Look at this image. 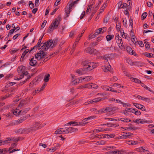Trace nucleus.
Returning a JSON list of instances; mask_svg holds the SVG:
<instances>
[{
    "instance_id": "nucleus-1",
    "label": "nucleus",
    "mask_w": 154,
    "mask_h": 154,
    "mask_svg": "<svg viewBox=\"0 0 154 154\" xmlns=\"http://www.w3.org/2000/svg\"><path fill=\"white\" fill-rule=\"evenodd\" d=\"M82 64L84 66L83 68L77 69L76 71V73L79 75L84 74V71L86 72L90 71L97 66L96 63H94V62H90L87 61H83Z\"/></svg>"
},
{
    "instance_id": "nucleus-2",
    "label": "nucleus",
    "mask_w": 154,
    "mask_h": 154,
    "mask_svg": "<svg viewBox=\"0 0 154 154\" xmlns=\"http://www.w3.org/2000/svg\"><path fill=\"white\" fill-rule=\"evenodd\" d=\"M61 20V18L59 16L57 18L54 19L48 28V32L50 33L52 32L54 29H57Z\"/></svg>"
},
{
    "instance_id": "nucleus-3",
    "label": "nucleus",
    "mask_w": 154,
    "mask_h": 154,
    "mask_svg": "<svg viewBox=\"0 0 154 154\" xmlns=\"http://www.w3.org/2000/svg\"><path fill=\"white\" fill-rule=\"evenodd\" d=\"M87 119H85V118L81 122H70L65 125H71V124H72L73 125V126H75V125H82L84 126L85 124H86L88 123V122H87Z\"/></svg>"
},
{
    "instance_id": "nucleus-4",
    "label": "nucleus",
    "mask_w": 154,
    "mask_h": 154,
    "mask_svg": "<svg viewBox=\"0 0 154 154\" xmlns=\"http://www.w3.org/2000/svg\"><path fill=\"white\" fill-rule=\"evenodd\" d=\"M134 122L138 124L139 123L143 124L146 123H152V121H148L144 119H137L136 120H134Z\"/></svg>"
},
{
    "instance_id": "nucleus-5",
    "label": "nucleus",
    "mask_w": 154,
    "mask_h": 154,
    "mask_svg": "<svg viewBox=\"0 0 154 154\" xmlns=\"http://www.w3.org/2000/svg\"><path fill=\"white\" fill-rule=\"evenodd\" d=\"M112 110V109L111 108L109 107H107L99 110L98 111V113H100L102 114L103 113H106L111 111Z\"/></svg>"
},
{
    "instance_id": "nucleus-6",
    "label": "nucleus",
    "mask_w": 154,
    "mask_h": 154,
    "mask_svg": "<svg viewBox=\"0 0 154 154\" xmlns=\"http://www.w3.org/2000/svg\"><path fill=\"white\" fill-rule=\"evenodd\" d=\"M40 123L38 122H37L33 125V127L31 128L32 131H35L40 129Z\"/></svg>"
},
{
    "instance_id": "nucleus-7",
    "label": "nucleus",
    "mask_w": 154,
    "mask_h": 154,
    "mask_svg": "<svg viewBox=\"0 0 154 154\" xmlns=\"http://www.w3.org/2000/svg\"><path fill=\"white\" fill-rule=\"evenodd\" d=\"M52 42H53V40L51 39L44 43V44L46 45L45 49H48L50 47L51 48H53V47L52 45Z\"/></svg>"
},
{
    "instance_id": "nucleus-8",
    "label": "nucleus",
    "mask_w": 154,
    "mask_h": 154,
    "mask_svg": "<svg viewBox=\"0 0 154 154\" xmlns=\"http://www.w3.org/2000/svg\"><path fill=\"white\" fill-rule=\"evenodd\" d=\"M103 69V70L106 72L109 71L110 72L112 73L113 72L112 70L111 69V66L110 65L108 66H105L102 68Z\"/></svg>"
},
{
    "instance_id": "nucleus-9",
    "label": "nucleus",
    "mask_w": 154,
    "mask_h": 154,
    "mask_svg": "<svg viewBox=\"0 0 154 154\" xmlns=\"http://www.w3.org/2000/svg\"><path fill=\"white\" fill-rule=\"evenodd\" d=\"M29 60V64L31 66H36L37 62L35 60H34L33 57L30 59Z\"/></svg>"
},
{
    "instance_id": "nucleus-10",
    "label": "nucleus",
    "mask_w": 154,
    "mask_h": 154,
    "mask_svg": "<svg viewBox=\"0 0 154 154\" xmlns=\"http://www.w3.org/2000/svg\"><path fill=\"white\" fill-rule=\"evenodd\" d=\"M30 52V50L29 49L26 50L24 51L22 53L21 57L20 58V61H23V58L29 52Z\"/></svg>"
},
{
    "instance_id": "nucleus-11",
    "label": "nucleus",
    "mask_w": 154,
    "mask_h": 154,
    "mask_svg": "<svg viewBox=\"0 0 154 154\" xmlns=\"http://www.w3.org/2000/svg\"><path fill=\"white\" fill-rule=\"evenodd\" d=\"M117 43L119 44H121L122 42V39L121 37H120L119 35H118L116 36L115 38Z\"/></svg>"
},
{
    "instance_id": "nucleus-12",
    "label": "nucleus",
    "mask_w": 154,
    "mask_h": 154,
    "mask_svg": "<svg viewBox=\"0 0 154 154\" xmlns=\"http://www.w3.org/2000/svg\"><path fill=\"white\" fill-rule=\"evenodd\" d=\"M98 9V8H97V7H96L95 8H94V12H93L91 15H90L88 21H89L91 19H92V17L94 16L95 14L96 13V12L97 11V9Z\"/></svg>"
},
{
    "instance_id": "nucleus-13",
    "label": "nucleus",
    "mask_w": 154,
    "mask_h": 154,
    "mask_svg": "<svg viewBox=\"0 0 154 154\" xmlns=\"http://www.w3.org/2000/svg\"><path fill=\"white\" fill-rule=\"evenodd\" d=\"M42 50H40L38 53L35 54V58L37 59L38 60V58L39 57L41 56V55H42V54L44 53L43 51Z\"/></svg>"
},
{
    "instance_id": "nucleus-14",
    "label": "nucleus",
    "mask_w": 154,
    "mask_h": 154,
    "mask_svg": "<svg viewBox=\"0 0 154 154\" xmlns=\"http://www.w3.org/2000/svg\"><path fill=\"white\" fill-rule=\"evenodd\" d=\"M69 133H71L72 132H75L78 131V129L77 128H73L72 127H69L68 128Z\"/></svg>"
},
{
    "instance_id": "nucleus-15",
    "label": "nucleus",
    "mask_w": 154,
    "mask_h": 154,
    "mask_svg": "<svg viewBox=\"0 0 154 154\" xmlns=\"http://www.w3.org/2000/svg\"><path fill=\"white\" fill-rule=\"evenodd\" d=\"M127 143L129 145H135L137 143V141H134L133 140H127L126 141Z\"/></svg>"
},
{
    "instance_id": "nucleus-16",
    "label": "nucleus",
    "mask_w": 154,
    "mask_h": 154,
    "mask_svg": "<svg viewBox=\"0 0 154 154\" xmlns=\"http://www.w3.org/2000/svg\"><path fill=\"white\" fill-rule=\"evenodd\" d=\"M92 77L91 76H88L84 77H81V78L83 80L85 79L86 82H88L92 79Z\"/></svg>"
},
{
    "instance_id": "nucleus-17",
    "label": "nucleus",
    "mask_w": 154,
    "mask_h": 154,
    "mask_svg": "<svg viewBox=\"0 0 154 154\" xmlns=\"http://www.w3.org/2000/svg\"><path fill=\"white\" fill-rule=\"evenodd\" d=\"M109 88V89H108V91H110L112 92H114L116 93H120L121 92V91L118 90H115L112 87H108Z\"/></svg>"
},
{
    "instance_id": "nucleus-18",
    "label": "nucleus",
    "mask_w": 154,
    "mask_h": 154,
    "mask_svg": "<svg viewBox=\"0 0 154 154\" xmlns=\"http://www.w3.org/2000/svg\"><path fill=\"white\" fill-rule=\"evenodd\" d=\"M143 55L148 57H154V56L153 54H150L147 52H145V53H143Z\"/></svg>"
},
{
    "instance_id": "nucleus-19",
    "label": "nucleus",
    "mask_w": 154,
    "mask_h": 154,
    "mask_svg": "<svg viewBox=\"0 0 154 154\" xmlns=\"http://www.w3.org/2000/svg\"><path fill=\"white\" fill-rule=\"evenodd\" d=\"M50 76V75L49 74H47L45 75L44 79V81L45 82V83L48 82L49 79V77Z\"/></svg>"
},
{
    "instance_id": "nucleus-20",
    "label": "nucleus",
    "mask_w": 154,
    "mask_h": 154,
    "mask_svg": "<svg viewBox=\"0 0 154 154\" xmlns=\"http://www.w3.org/2000/svg\"><path fill=\"white\" fill-rule=\"evenodd\" d=\"M114 35H108L106 37V38L107 41H110L111 39L113 38Z\"/></svg>"
},
{
    "instance_id": "nucleus-21",
    "label": "nucleus",
    "mask_w": 154,
    "mask_h": 154,
    "mask_svg": "<svg viewBox=\"0 0 154 154\" xmlns=\"http://www.w3.org/2000/svg\"><path fill=\"white\" fill-rule=\"evenodd\" d=\"M92 49H93L92 48H91L88 47L85 49V51L90 54H91L92 53L91 52L93 50Z\"/></svg>"
},
{
    "instance_id": "nucleus-22",
    "label": "nucleus",
    "mask_w": 154,
    "mask_h": 154,
    "mask_svg": "<svg viewBox=\"0 0 154 154\" xmlns=\"http://www.w3.org/2000/svg\"><path fill=\"white\" fill-rule=\"evenodd\" d=\"M103 30V28H100L97 29L94 33L96 36L98 35L99 34L102 33V30Z\"/></svg>"
},
{
    "instance_id": "nucleus-23",
    "label": "nucleus",
    "mask_w": 154,
    "mask_h": 154,
    "mask_svg": "<svg viewBox=\"0 0 154 154\" xmlns=\"http://www.w3.org/2000/svg\"><path fill=\"white\" fill-rule=\"evenodd\" d=\"M26 101L25 100H22L20 101V104H19L18 107L19 108H20L26 105Z\"/></svg>"
},
{
    "instance_id": "nucleus-24",
    "label": "nucleus",
    "mask_w": 154,
    "mask_h": 154,
    "mask_svg": "<svg viewBox=\"0 0 154 154\" xmlns=\"http://www.w3.org/2000/svg\"><path fill=\"white\" fill-rule=\"evenodd\" d=\"M130 79L132 81H133L136 83H141L140 80L137 79L132 77Z\"/></svg>"
},
{
    "instance_id": "nucleus-25",
    "label": "nucleus",
    "mask_w": 154,
    "mask_h": 154,
    "mask_svg": "<svg viewBox=\"0 0 154 154\" xmlns=\"http://www.w3.org/2000/svg\"><path fill=\"white\" fill-rule=\"evenodd\" d=\"M111 55L109 54H106L105 55L103 56L102 57L103 59L108 60V59H111Z\"/></svg>"
},
{
    "instance_id": "nucleus-26",
    "label": "nucleus",
    "mask_w": 154,
    "mask_h": 154,
    "mask_svg": "<svg viewBox=\"0 0 154 154\" xmlns=\"http://www.w3.org/2000/svg\"><path fill=\"white\" fill-rule=\"evenodd\" d=\"M102 98H97L92 100L91 101V103H96L102 100Z\"/></svg>"
},
{
    "instance_id": "nucleus-27",
    "label": "nucleus",
    "mask_w": 154,
    "mask_h": 154,
    "mask_svg": "<svg viewBox=\"0 0 154 154\" xmlns=\"http://www.w3.org/2000/svg\"><path fill=\"white\" fill-rule=\"evenodd\" d=\"M127 63L131 66L134 65V63L133 62L131 59L128 58L126 59Z\"/></svg>"
},
{
    "instance_id": "nucleus-28",
    "label": "nucleus",
    "mask_w": 154,
    "mask_h": 154,
    "mask_svg": "<svg viewBox=\"0 0 154 154\" xmlns=\"http://www.w3.org/2000/svg\"><path fill=\"white\" fill-rule=\"evenodd\" d=\"M61 132L64 134L69 133L68 128H61Z\"/></svg>"
},
{
    "instance_id": "nucleus-29",
    "label": "nucleus",
    "mask_w": 154,
    "mask_h": 154,
    "mask_svg": "<svg viewBox=\"0 0 154 154\" xmlns=\"http://www.w3.org/2000/svg\"><path fill=\"white\" fill-rule=\"evenodd\" d=\"M72 11H70L69 9H68L67 6H66L65 8V13L66 14V17H68L69 16V13Z\"/></svg>"
},
{
    "instance_id": "nucleus-30",
    "label": "nucleus",
    "mask_w": 154,
    "mask_h": 154,
    "mask_svg": "<svg viewBox=\"0 0 154 154\" xmlns=\"http://www.w3.org/2000/svg\"><path fill=\"white\" fill-rule=\"evenodd\" d=\"M76 33L75 31H71L69 34V36L70 38H73L74 36L75 35Z\"/></svg>"
},
{
    "instance_id": "nucleus-31",
    "label": "nucleus",
    "mask_w": 154,
    "mask_h": 154,
    "mask_svg": "<svg viewBox=\"0 0 154 154\" xmlns=\"http://www.w3.org/2000/svg\"><path fill=\"white\" fill-rule=\"evenodd\" d=\"M133 104L134 106L139 109H140V107L142 106L143 107V105L139 103H133Z\"/></svg>"
},
{
    "instance_id": "nucleus-32",
    "label": "nucleus",
    "mask_w": 154,
    "mask_h": 154,
    "mask_svg": "<svg viewBox=\"0 0 154 154\" xmlns=\"http://www.w3.org/2000/svg\"><path fill=\"white\" fill-rule=\"evenodd\" d=\"M77 43L76 42H75L74 43L72 47V48L71 52H74V50H75V48L76 47V45H77Z\"/></svg>"
},
{
    "instance_id": "nucleus-33",
    "label": "nucleus",
    "mask_w": 154,
    "mask_h": 154,
    "mask_svg": "<svg viewBox=\"0 0 154 154\" xmlns=\"http://www.w3.org/2000/svg\"><path fill=\"white\" fill-rule=\"evenodd\" d=\"M67 6L68 9H69L70 11H72V8L74 7L75 6V4H74L72 2L69 4V6H68V5Z\"/></svg>"
},
{
    "instance_id": "nucleus-34",
    "label": "nucleus",
    "mask_w": 154,
    "mask_h": 154,
    "mask_svg": "<svg viewBox=\"0 0 154 154\" xmlns=\"http://www.w3.org/2000/svg\"><path fill=\"white\" fill-rule=\"evenodd\" d=\"M92 50H93L91 52L92 53V54L96 55H98V54H99V52H98L96 49L93 48L92 49Z\"/></svg>"
},
{
    "instance_id": "nucleus-35",
    "label": "nucleus",
    "mask_w": 154,
    "mask_h": 154,
    "mask_svg": "<svg viewBox=\"0 0 154 154\" xmlns=\"http://www.w3.org/2000/svg\"><path fill=\"white\" fill-rule=\"evenodd\" d=\"M122 8L125 9L124 5L122 3V2L121 1H120L119 2L118 8L120 9Z\"/></svg>"
},
{
    "instance_id": "nucleus-36",
    "label": "nucleus",
    "mask_w": 154,
    "mask_h": 154,
    "mask_svg": "<svg viewBox=\"0 0 154 154\" xmlns=\"http://www.w3.org/2000/svg\"><path fill=\"white\" fill-rule=\"evenodd\" d=\"M80 80V79H76L75 80H74L72 81V83L74 85H77L78 83L79 82V81Z\"/></svg>"
},
{
    "instance_id": "nucleus-37",
    "label": "nucleus",
    "mask_w": 154,
    "mask_h": 154,
    "mask_svg": "<svg viewBox=\"0 0 154 154\" xmlns=\"http://www.w3.org/2000/svg\"><path fill=\"white\" fill-rule=\"evenodd\" d=\"M121 121L124 122H129L131 121V120L130 119H128V118H122Z\"/></svg>"
},
{
    "instance_id": "nucleus-38",
    "label": "nucleus",
    "mask_w": 154,
    "mask_h": 154,
    "mask_svg": "<svg viewBox=\"0 0 154 154\" xmlns=\"http://www.w3.org/2000/svg\"><path fill=\"white\" fill-rule=\"evenodd\" d=\"M24 66H19L17 69V71L19 73L22 72H23V70Z\"/></svg>"
},
{
    "instance_id": "nucleus-39",
    "label": "nucleus",
    "mask_w": 154,
    "mask_h": 154,
    "mask_svg": "<svg viewBox=\"0 0 154 154\" xmlns=\"http://www.w3.org/2000/svg\"><path fill=\"white\" fill-rule=\"evenodd\" d=\"M147 14L146 12H144L141 15V18L142 20H144L145 19L147 16Z\"/></svg>"
},
{
    "instance_id": "nucleus-40",
    "label": "nucleus",
    "mask_w": 154,
    "mask_h": 154,
    "mask_svg": "<svg viewBox=\"0 0 154 154\" xmlns=\"http://www.w3.org/2000/svg\"><path fill=\"white\" fill-rule=\"evenodd\" d=\"M32 131L31 128L28 129L25 128L24 134H28Z\"/></svg>"
},
{
    "instance_id": "nucleus-41",
    "label": "nucleus",
    "mask_w": 154,
    "mask_h": 154,
    "mask_svg": "<svg viewBox=\"0 0 154 154\" xmlns=\"http://www.w3.org/2000/svg\"><path fill=\"white\" fill-rule=\"evenodd\" d=\"M29 5L30 8L31 9H32L34 8V4L32 3V1H30L29 2Z\"/></svg>"
},
{
    "instance_id": "nucleus-42",
    "label": "nucleus",
    "mask_w": 154,
    "mask_h": 154,
    "mask_svg": "<svg viewBox=\"0 0 154 154\" xmlns=\"http://www.w3.org/2000/svg\"><path fill=\"white\" fill-rule=\"evenodd\" d=\"M59 52V51L58 50H57L55 52H54V53L52 54H50V56L47 57L49 59H50L51 58V57L52 56H53L54 55H56V54L58 53Z\"/></svg>"
},
{
    "instance_id": "nucleus-43",
    "label": "nucleus",
    "mask_w": 154,
    "mask_h": 154,
    "mask_svg": "<svg viewBox=\"0 0 154 154\" xmlns=\"http://www.w3.org/2000/svg\"><path fill=\"white\" fill-rule=\"evenodd\" d=\"M91 83H89L84 85L85 88H91L92 86H91Z\"/></svg>"
},
{
    "instance_id": "nucleus-44",
    "label": "nucleus",
    "mask_w": 154,
    "mask_h": 154,
    "mask_svg": "<svg viewBox=\"0 0 154 154\" xmlns=\"http://www.w3.org/2000/svg\"><path fill=\"white\" fill-rule=\"evenodd\" d=\"M97 44H98V42H92L90 44V46L91 47H94L97 45Z\"/></svg>"
},
{
    "instance_id": "nucleus-45",
    "label": "nucleus",
    "mask_w": 154,
    "mask_h": 154,
    "mask_svg": "<svg viewBox=\"0 0 154 154\" xmlns=\"http://www.w3.org/2000/svg\"><path fill=\"white\" fill-rule=\"evenodd\" d=\"M91 83V86H92V87L91 88H93L95 89H96L97 88L98 86L96 84H93L92 83Z\"/></svg>"
},
{
    "instance_id": "nucleus-46",
    "label": "nucleus",
    "mask_w": 154,
    "mask_h": 154,
    "mask_svg": "<svg viewBox=\"0 0 154 154\" xmlns=\"http://www.w3.org/2000/svg\"><path fill=\"white\" fill-rule=\"evenodd\" d=\"M38 47L37 46V45H35L30 50V52H31L32 50L35 51L37 49H38Z\"/></svg>"
},
{
    "instance_id": "nucleus-47",
    "label": "nucleus",
    "mask_w": 154,
    "mask_h": 154,
    "mask_svg": "<svg viewBox=\"0 0 154 154\" xmlns=\"http://www.w3.org/2000/svg\"><path fill=\"white\" fill-rule=\"evenodd\" d=\"M15 30V29H11L8 33V36H9L11 35V34H12L14 32Z\"/></svg>"
},
{
    "instance_id": "nucleus-48",
    "label": "nucleus",
    "mask_w": 154,
    "mask_h": 154,
    "mask_svg": "<svg viewBox=\"0 0 154 154\" xmlns=\"http://www.w3.org/2000/svg\"><path fill=\"white\" fill-rule=\"evenodd\" d=\"M144 43L145 45V47L146 48H150V45L148 42H145Z\"/></svg>"
},
{
    "instance_id": "nucleus-49",
    "label": "nucleus",
    "mask_w": 154,
    "mask_h": 154,
    "mask_svg": "<svg viewBox=\"0 0 154 154\" xmlns=\"http://www.w3.org/2000/svg\"><path fill=\"white\" fill-rule=\"evenodd\" d=\"M57 40H53V42H52V45L53 46V48L57 44Z\"/></svg>"
},
{
    "instance_id": "nucleus-50",
    "label": "nucleus",
    "mask_w": 154,
    "mask_h": 154,
    "mask_svg": "<svg viewBox=\"0 0 154 154\" xmlns=\"http://www.w3.org/2000/svg\"><path fill=\"white\" fill-rule=\"evenodd\" d=\"M47 85V83H44V84L40 88V91H42L45 88V87Z\"/></svg>"
},
{
    "instance_id": "nucleus-51",
    "label": "nucleus",
    "mask_w": 154,
    "mask_h": 154,
    "mask_svg": "<svg viewBox=\"0 0 154 154\" xmlns=\"http://www.w3.org/2000/svg\"><path fill=\"white\" fill-rule=\"evenodd\" d=\"M62 133V132H61V128H60L56 130L55 132V134H61Z\"/></svg>"
},
{
    "instance_id": "nucleus-52",
    "label": "nucleus",
    "mask_w": 154,
    "mask_h": 154,
    "mask_svg": "<svg viewBox=\"0 0 154 154\" xmlns=\"http://www.w3.org/2000/svg\"><path fill=\"white\" fill-rule=\"evenodd\" d=\"M23 130L22 128H20L15 131L16 133H19L20 134H23Z\"/></svg>"
},
{
    "instance_id": "nucleus-53",
    "label": "nucleus",
    "mask_w": 154,
    "mask_h": 154,
    "mask_svg": "<svg viewBox=\"0 0 154 154\" xmlns=\"http://www.w3.org/2000/svg\"><path fill=\"white\" fill-rule=\"evenodd\" d=\"M115 136V134H107V137L108 138H112L113 137H114Z\"/></svg>"
},
{
    "instance_id": "nucleus-54",
    "label": "nucleus",
    "mask_w": 154,
    "mask_h": 154,
    "mask_svg": "<svg viewBox=\"0 0 154 154\" xmlns=\"http://www.w3.org/2000/svg\"><path fill=\"white\" fill-rule=\"evenodd\" d=\"M46 54H45V52H44L43 54L41 55V56H40V57L39 58L38 60H40L44 58L46 56Z\"/></svg>"
},
{
    "instance_id": "nucleus-55",
    "label": "nucleus",
    "mask_w": 154,
    "mask_h": 154,
    "mask_svg": "<svg viewBox=\"0 0 154 154\" xmlns=\"http://www.w3.org/2000/svg\"><path fill=\"white\" fill-rule=\"evenodd\" d=\"M45 47L46 45L44 44V43L43 44V45L41 47L42 49L41 50H43L42 51H43V52H44L45 51L48 50V49H45Z\"/></svg>"
},
{
    "instance_id": "nucleus-56",
    "label": "nucleus",
    "mask_w": 154,
    "mask_h": 154,
    "mask_svg": "<svg viewBox=\"0 0 154 154\" xmlns=\"http://www.w3.org/2000/svg\"><path fill=\"white\" fill-rule=\"evenodd\" d=\"M30 109V108H27L24 109L23 111V112H24V113H26L28 111H29Z\"/></svg>"
},
{
    "instance_id": "nucleus-57",
    "label": "nucleus",
    "mask_w": 154,
    "mask_h": 154,
    "mask_svg": "<svg viewBox=\"0 0 154 154\" xmlns=\"http://www.w3.org/2000/svg\"><path fill=\"white\" fill-rule=\"evenodd\" d=\"M96 36H95V35L94 34H91L89 36V39H92L93 38H94Z\"/></svg>"
},
{
    "instance_id": "nucleus-58",
    "label": "nucleus",
    "mask_w": 154,
    "mask_h": 154,
    "mask_svg": "<svg viewBox=\"0 0 154 154\" xmlns=\"http://www.w3.org/2000/svg\"><path fill=\"white\" fill-rule=\"evenodd\" d=\"M47 23V21L46 20H44L41 25V29L43 28L45 26V25Z\"/></svg>"
},
{
    "instance_id": "nucleus-59",
    "label": "nucleus",
    "mask_w": 154,
    "mask_h": 154,
    "mask_svg": "<svg viewBox=\"0 0 154 154\" xmlns=\"http://www.w3.org/2000/svg\"><path fill=\"white\" fill-rule=\"evenodd\" d=\"M95 118V117L94 116H89L87 118H86L85 119H87V121L89 120H90L92 119H94Z\"/></svg>"
},
{
    "instance_id": "nucleus-60",
    "label": "nucleus",
    "mask_w": 154,
    "mask_h": 154,
    "mask_svg": "<svg viewBox=\"0 0 154 154\" xmlns=\"http://www.w3.org/2000/svg\"><path fill=\"white\" fill-rule=\"evenodd\" d=\"M138 44L141 47H143L144 46V44L142 41H139L138 42Z\"/></svg>"
},
{
    "instance_id": "nucleus-61",
    "label": "nucleus",
    "mask_w": 154,
    "mask_h": 154,
    "mask_svg": "<svg viewBox=\"0 0 154 154\" xmlns=\"http://www.w3.org/2000/svg\"><path fill=\"white\" fill-rule=\"evenodd\" d=\"M20 137L14 138L12 140L15 142H17L20 140Z\"/></svg>"
},
{
    "instance_id": "nucleus-62",
    "label": "nucleus",
    "mask_w": 154,
    "mask_h": 154,
    "mask_svg": "<svg viewBox=\"0 0 154 154\" xmlns=\"http://www.w3.org/2000/svg\"><path fill=\"white\" fill-rule=\"evenodd\" d=\"M127 50L128 51L129 53L131 54V52H133V50L130 47L127 48Z\"/></svg>"
},
{
    "instance_id": "nucleus-63",
    "label": "nucleus",
    "mask_w": 154,
    "mask_h": 154,
    "mask_svg": "<svg viewBox=\"0 0 154 154\" xmlns=\"http://www.w3.org/2000/svg\"><path fill=\"white\" fill-rule=\"evenodd\" d=\"M137 151L140 152L142 151L143 152H145V150L142 147L137 149Z\"/></svg>"
},
{
    "instance_id": "nucleus-64",
    "label": "nucleus",
    "mask_w": 154,
    "mask_h": 154,
    "mask_svg": "<svg viewBox=\"0 0 154 154\" xmlns=\"http://www.w3.org/2000/svg\"><path fill=\"white\" fill-rule=\"evenodd\" d=\"M113 86L117 87L118 88H119L121 87V85L120 84L117 83H115L113 85Z\"/></svg>"
}]
</instances>
